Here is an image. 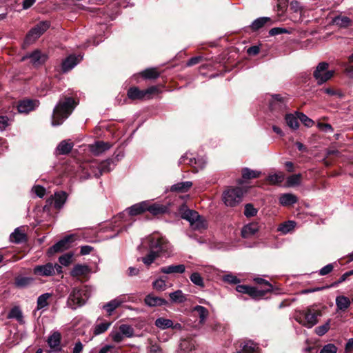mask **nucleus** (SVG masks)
Returning <instances> with one entry per match:
<instances>
[{
  "label": "nucleus",
  "mask_w": 353,
  "mask_h": 353,
  "mask_svg": "<svg viewBox=\"0 0 353 353\" xmlns=\"http://www.w3.org/2000/svg\"><path fill=\"white\" fill-rule=\"evenodd\" d=\"M78 102L71 97L62 94L55 105L52 115V125H60L72 114Z\"/></svg>",
  "instance_id": "f257e3e1"
},
{
  "label": "nucleus",
  "mask_w": 353,
  "mask_h": 353,
  "mask_svg": "<svg viewBox=\"0 0 353 353\" xmlns=\"http://www.w3.org/2000/svg\"><path fill=\"white\" fill-rule=\"evenodd\" d=\"M91 295V288L85 285L81 288H74L69 295L68 305L76 309L83 305Z\"/></svg>",
  "instance_id": "f03ea898"
},
{
  "label": "nucleus",
  "mask_w": 353,
  "mask_h": 353,
  "mask_svg": "<svg viewBox=\"0 0 353 353\" xmlns=\"http://www.w3.org/2000/svg\"><path fill=\"white\" fill-rule=\"evenodd\" d=\"M149 250L158 256L170 254L172 252L171 245L168 240L159 235H154L148 238Z\"/></svg>",
  "instance_id": "7ed1b4c3"
},
{
  "label": "nucleus",
  "mask_w": 353,
  "mask_h": 353,
  "mask_svg": "<svg viewBox=\"0 0 353 353\" xmlns=\"http://www.w3.org/2000/svg\"><path fill=\"white\" fill-rule=\"evenodd\" d=\"M287 105V98L281 94L270 95L268 99L269 110L272 115L276 118L280 117L285 112Z\"/></svg>",
  "instance_id": "20e7f679"
},
{
  "label": "nucleus",
  "mask_w": 353,
  "mask_h": 353,
  "mask_svg": "<svg viewBox=\"0 0 353 353\" xmlns=\"http://www.w3.org/2000/svg\"><path fill=\"white\" fill-rule=\"evenodd\" d=\"M81 179H88L91 176L99 178L101 176V172L99 170V162L97 161H92L81 163L79 165L77 171Z\"/></svg>",
  "instance_id": "39448f33"
},
{
  "label": "nucleus",
  "mask_w": 353,
  "mask_h": 353,
  "mask_svg": "<svg viewBox=\"0 0 353 353\" xmlns=\"http://www.w3.org/2000/svg\"><path fill=\"white\" fill-rule=\"evenodd\" d=\"M243 192L240 188H230L225 190L222 194V200L228 207H234L242 200Z\"/></svg>",
  "instance_id": "423d86ee"
},
{
  "label": "nucleus",
  "mask_w": 353,
  "mask_h": 353,
  "mask_svg": "<svg viewBox=\"0 0 353 353\" xmlns=\"http://www.w3.org/2000/svg\"><path fill=\"white\" fill-rule=\"evenodd\" d=\"M56 273H62V267L57 264L47 263L43 265H38L33 268V274L39 276H50Z\"/></svg>",
  "instance_id": "0eeeda50"
},
{
  "label": "nucleus",
  "mask_w": 353,
  "mask_h": 353,
  "mask_svg": "<svg viewBox=\"0 0 353 353\" xmlns=\"http://www.w3.org/2000/svg\"><path fill=\"white\" fill-rule=\"evenodd\" d=\"M329 64L326 62H321L316 67L313 76L318 85H322L330 80L334 75L333 70H328Z\"/></svg>",
  "instance_id": "6e6552de"
},
{
  "label": "nucleus",
  "mask_w": 353,
  "mask_h": 353,
  "mask_svg": "<svg viewBox=\"0 0 353 353\" xmlns=\"http://www.w3.org/2000/svg\"><path fill=\"white\" fill-rule=\"evenodd\" d=\"M49 23L47 21H41L34 26L27 34L25 42L30 44L40 37L48 28Z\"/></svg>",
  "instance_id": "1a4fd4ad"
},
{
  "label": "nucleus",
  "mask_w": 353,
  "mask_h": 353,
  "mask_svg": "<svg viewBox=\"0 0 353 353\" xmlns=\"http://www.w3.org/2000/svg\"><path fill=\"white\" fill-rule=\"evenodd\" d=\"M183 163L193 166L197 172L199 169H203L205 166L206 161L203 157L196 159L193 157L192 154L186 152L181 156L179 161V164Z\"/></svg>",
  "instance_id": "9d476101"
},
{
  "label": "nucleus",
  "mask_w": 353,
  "mask_h": 353,
  "mask_svg": "<svg viewBox=\"0 0 353 353\" xmlns=\"http://www.w3.org/2000/svg\"><path fill=\"white\" fill-rule=\"evenodd\" d=\"M67 199L68 194L65 191L56 192L46 200V204L59 210L63 207Z\"/></svg>",
  "instance_id": "9b49d317"
},
{
  "label": "nucleus",
  "mask_w": 353,
  "mask_h": 353,
  "mask_svg": "<svg viewBox=\"0 0 353 353\" xmlns=\"http://www.w3.org/2000/svg\"><path fill=\"white\" fill-rule=\"evenodd\" d=\"M39 105V101L35 99H23L19 101L17 110L21 114H28Z\"/></svg>",
  "instance_id": "f8f14e48"
},
{
  "label": "nucleus",
  "mask_w": 353,
  "mask_h": 353,
  "mask_svg": "<svg viewBox=\"0 0 353 353\" xmlns=\"http://www.w3.org/2000/svg\"><path fill=\"white\" fill-rule=\"evenodd\" d=\"M128 301V296L125 294H122L104 304L102 308L110 316L117 308Z\"/></svg>",
  "instance_id": "ddd939ff"
},
{
  "label": "nucleus",
  "mask_w": 353,
  "mask_h": 353,
  "mask_svg": "<svg viewBox=\"0 0 353 353\" xmlns=\"http://www.w3.org/2000/svg\"><path fill=\"white\" fill-rule=\"evenodd\" d=\"M192 312L194 314V316H196L199 318V321L197 325H195L196 327H200L201 326H203L208 318L210 316V312L207 308L202 305H195L192 308Z\"/></svg>",
  "instance_id": "4468645a"
},
{
  "label": "nucleus",
  "mask_w": 353,
  "mask_h": 353,
  "mask_svg": "<svg viewBox=\"0 0 353 353\" xmlns=\"http://www.w3.org/2000/svg\"><path fill=\"white\" fill-rule=\"evenodd\" d=\"M83 59L81 54H71L65 59L61 63V70L65 73L73 69Z\"/></svg>",
  "instance_id": "2eb2a0df"
},
{
  "label": "nucleus",
  "mask_w": 353,
  "mask_h": 353,
  "mask_svg": "<svg viewBox=\"0 0 353 353\" xmlns=\"http://www.w3.org/2000/svg\"><path fill=\"white\" fill-rule=\"evenodd\" d=\"M112 145L109 142H105L103 141H97L94 143L89 145L88 148L90 151L94 156H99L104 152L111 148Z\"/></svg>",
  "instance_id": "dca6fc26"
},
{
  "label": "nucleus",
  "mask_w": 353,
  "mask_h": 353,
  "mask_svg": "<svg viewBox=\"0 0 353 353\" xmlns=\"http://www.w3.org/2000/svg\"><path fill=\"white\" fill-rule=\"evenodd\" d=\"M321 316V311L308 309L306 312H304V318L305 322L303 323V325L309 328H311L318 323V318Z\"/></svg>",
  "instance_id": "f3484780"
},
{
  "label": "nucleus",
  "mask_w": 353,
  "mask_h": 353,
  "mask_svg": "<svg viewBox=\"0 0 353 353\" xmlns=\"http://www.w3.org/2000/svg\"><path fill=\"white\" fill-rule=\"evenodd\" d=\"M179 210L181 217L188 221L190 224L199 217L197 212L188 209L185 205H181Z\"/></svg>",
  "instance_id": "a211bd4d"
},
{
  "label": "nucleus",
  "mask_w": 353,
  "mask_h": 353,
  "mask_svg": "<svg viewBox=\"0 0 353 353\" xmlns=\"http://www.w3.org/2000/svg\"><path fill=\"white\" fill-rule=\"evenodd\" d=\"M70 241V237L69 236L64 237L50 247L48 250V254L52 255L54 253L63 252L68 248Z\"/></svg>",
  "instance_id": "6ab92c4d"
},
{
  "label": "nucleus",
  "mask_w": 353,
  "mask_h": 353,
  "mask_svg": "<svg viewBox=\"0 0 353 353\" xmlns=\"http://www.w3.org/2000/svg\"><path fill=\"white\" fill-rule=\"evenodd\" d=\"M239 348L235 353H259L257 344L252 340L241 342Z\"/></svg>",
  "instance_id": "aec40b11"
},
{
  "label": "nucleus",
  "mask_w": 353,
  "mask_h": 353,
  "mask_svg": "<svg viewBox=\"0 0 353 353\" xmlns=\"http://www.w3.org/2000/svg\"><path fill=\"white\" fill-rule=\"evenodd\" d=\"M236 290L238 292L247 294L254 297L263 296L264 295V292L261 291V290H258L256 288L246 285H238Z\"/></svg>",
  "instance_id": "412c9836"
},
{
  "label": "nucleus",
  "mask_w": 353,
  "mask_h": 353,
  "mask_svg": "<svg viewBox=\"0 0 353 353\" xmlns=\"http://www.w3.org/2000/svg\"><path fill=\"white\" fill-rule=\"evenodd\" d=\"M261 225L257 222H252L244 225L241 230V235L243 238H250L259 230Z\"/></svg>",
  "instance_id": "4be33fe9"
},
{
  "label": "nucleus",
  "mask_w": 353,
  "mask_h": 353,
  "mask_svg": "<svg viewBox=\"0 0 353 353\" xmlns=\"http://www.w3.org/2000/svg\"><path fill=\"white\" fill-rule=\"evenodd\" d=\"M74 147V143L70 140L61 141L56 148V155H66L68 154Z\"/></svg>",
  "instance_id": "5701e85b"
},
{
  "label": "nucleus",
  "mask_w": 353,
  "mask_h": 353,
  "mask_svg": "<svg viewBox=\"0 0 353 353\" xmlns=\"http://www.w3.org/2000/svg\"><path fill=\"white\" fill-rule=\"evenodd\" d=\"M34 283V279L31 276H25L19 275L14 279V286L19 289H23L32 285Z\"/></svg>",
  "instance_id": "b1692460"
},
{
  "label": "nucleus",
  "mask_w": 353,
  "mask_h": 353,
  "mask_svg": "<svg viewBox=\"0 0 353 353\" xmlns=\"http://www.w3.org/2000/svg\"><path fill=\"white\" fill-rule=\"evenodd\" d=\"M91 272L90 267L85 264H76L70 272L72 277L87 276Z\"/></svg>",
  "instance_id": "393cba45"
},
{
  "label": "nucleus",
  "mask_w": 353,
  "mask_h": 353,
  "mask_svg": "<svg viewBox=\"0 0 353 353\" xmlns=\"http://www.w3.org/2000/svg\"><path fill=\"white\" fill-rule=\"evenodd\" d=\"M61 334L59 332H53L48 339V344L54 352H60L61 347Z\"/></svg>",
  "instance_id": "a878e982"
},
{
  "label": "nucleus",
  "mask_w": 353,
  "mask_h": 353,
  "mask_svg": "<svg viewBox=\"0 0 353 353\" xmlns=\"http://www.w3.org/2000/svg\"><path fill=\"white\" fill-rule=\"evenodd\" d=\"M148 207V201H144L136 203L131 207L127 208L124 212H127L130 216H136L142 214L146 211Z\"/></svg>",
  "instance_id": "bb28decb"
},
{
  "label": "nucleus",
  "mask_w": 353,
  "mask_h": 353,
  "mask_svg": "<svg viewBox=\"0 0 353 353\" xmlns=\"http://www.w3.org/2000/svg\"><path fill=\"white\" fill-rule=\"evenodd\" d=\"M26 58L30 59L31 63L35 65H39L44 63L47 59V57L44 54H42L41 52L38 50H34L29 55L24 57L23 59H25Z\"/></svg>",
  "instance_id": "cd10ccee"
},
{
  "label": "nucleus",
  "mask_w": 353,
  "mask_h": 353,
  "mask_svg": "<svg viewBox=\"0 0 353 353\" xmlns=\"http://www.w3.org/2000/svg\"><path fill=\"white\" fill-rule=\"evenodd\" d=\"M332 23L340 28H347L352 26V21L345 15H337L332 18Z\"/></svg>",
  "instance_id": "c85d7f7f"
},
{
  "label": "nucleus",
  "mask_w": 353,
  "mask_h": 353,
  "mask_svg": "<svg viewBox=\"0 0 353 353\" xmlns=\"http://www.w3.org/2000/svg\"><path fill=\"white\" fill-rule=\"evenodd\" d=\"M159 270L160 272L166 274H183L185 271V266L183 264L170 265L161 267Z\"/></svg>",
  "instance_id": "c756f323"
},
{
  "label": "nucleus",
  "mask_w": 353,
  "mask_h": 353,
  "mask_svg": "<svg viewBox=\"0 0 353 353\" xmlns=\"http://www.w3.org/2000/svg\"><path fill=\"white\" fill-rule=\"evenodd\" d=\"M144 302L149 307L162 306L168 304L165 299L152 294L147 295L144 299Z\"/></svg>",
  "instance_id": "7c9ffc66"
},
{
  "label": "nucleus",
  "mask_w": 353,
  "mask_h": 353,
  "mask_svg": "<svg viewBox=\"0 0 353 353\" xmlns=\"http://www.w3.org/2000/svg\"><path fill=\"white\" fill-rule=\"evenodd\" d=\"M146 211L150 212L153 215H158L166 213L168 211V208L159 203L151 204L150 202L148 201Z\"/></svg>",
  "instance_id": "2f4dec72"
},
{
  "label": "nucleus",
  "mask_w": 353,
  "mask_h": 353,
  "mask_svg": "<svg viewBox=\"0 0 353 353\" xmlns=\"http://www.w3.org/2000/svg\"><path fill=\"white\" fill-rule=\"evenodd\" d=\"M335 303L336 305V310L342 312L347 310L351 305L350 299L344 295L337 296L335 299Z\"/></svg>",
  "instance_id": "473e14b6"
},
{
  "label": "nucleus",
  "mask_w": 353,
  "mask_h": 353,
  "mask_svg": "<svg viewBox=\"0 0 353 353\" xmlns=\"http://www.w3.org/2000/svg\"><path fill=\"white\" fill-rule=\"evenodd\" d=\"M297 202V197L291 193L283 194L279 197V203L283 206L292 205Z\"/></svg>",
  "instance_id": "72a5a7b5"
},
{
  "label": "nucleus",
  "mask_w": 353,
  "mask_h": 353,
  "mask_svg": "<svg viewBox=\"0 0 353 353\" xmlns=\"http://www.w3.org/2000/svg\"><path fill=\"white\" fill-rule=\"evenodd\" d=\"M128 97L132 100H142L144 99L143 90H139L137 87H131L127 92Z\"/></svg>",
  "instance_id": "f704fd0d"
},
{
  "label": "nucleus",
  "mask_w": 353,
  "mask_h": 353,
  "mask_svg": "<svg viewBox=\"0 0 353 353\" xmlns=\"http://www.w3.org/2000/svg\"><path fill=\"white\" fill-rule=\"evenodd\" d=\"M192 185L191 181L179 182L170 187L172 192H186Z\"/></svg>",
  "instance_id": "c9c22d12"
},
{
  "label": "nucleus",
  "mask_w": 353,
  "mask_h": 353,
  "mask_svg": "<svg viewBox=\"0 0 353 353\" xmlns=\"http://www.w3.org/2000/svg\"><path fill=\"white\" fill-rule=\"evenodd\" d=\"M296 223L294 221H288L280 224L277 230L282 234H287L291 232L295 228Z\"/></svg>",
  "instance_id": "e433bc0d"
},
{
  "label": "nucleus",
  "mask_w": 353,
  "mask_h": 353,
  "mask_svg": "<svg viewBox=\"0 0 353 353\" xmlns=\"http://www.w3.org/2000/svg\"><path fill=\"white\" fill-rule=\"evenodd\" d=\"M272 24V19L270 17H263L255 19L251 24L250 27L252 30L256 31L263 27L266 23Z\"/></svg>",
  "instance_id": "4c0bfd02"
},
{
  "label": "nucleus",
  "mask_w": 353,
  "mask_h": 353,
  "mask_svg": "<svg viewBox=\"0 0 353 353\" xmlns=\"http://www.w3.org/2000/svg\"><path fill=\"white\" fill-rule=\"evenodd\" d=\"M8 319H16L20 324H23V316L21 310L19 307H12L8 314Z\"/></svg>",
  "instance_id": "58836bf2"
},
{
  "label": "nucleus",
  "mask_w": 353,
  "mask_h": 353,
  "mask_svg": "<svg viewBox=\"0 0 353 353\" xmlns=\"http://www.w3.org/2000/svg\"><path fill=\"white\" fill-rule=\"evenodd\" d=\"M285 119L288 126H289L292 130H297L299 128V117L296 114V112L295 114H287L285 115Z\"/></svg>",
  "instance_id": "ea45409f"
},
{
  "label": "nucleus",
  "mask_w": 353,
  "mask_h": 353,
  "mask_svg": "<svg viewBox=\"0 0 353 353\" xmlns=\"http://www.w3.org/2000/svg\"><path fill=\"white\" fill-rule=\"evenodd\" d=\"M115 164L112 159H108L103 161L99 162V170L101 172V175L105 172H110L114 167Z\"/></svg>",
  "instance_id": "a19ab883"
},
{
  "label": "nucleus",
  "mask_w": 353,
  "mask_h": 353,
  "mask_svg": "<svg viewBox=\"0 0 353 353\" xmlns=\"http://www.w3.org/2000/svg\"><path fill=\"white\" fill-rule=\"evenodd\" d=\"M190 226L192 230L194 231L202 232L207 228V225L202 216L199 215L198 219H196Z\"/></svg>",
  "instance_id": "79ce46f5"
},
{
  "label": "nucleus",
  "mask_w": 353,
  "mask_h": 353,
  "mask_svg": "<svg viewBox=\"0 0 353 353\" xmlns=\"http://www.w3.org/2000/svg\"><path fill=\"white\" fill-rule=\"evenodd\" d=\"M112 323L110 321H103L97 323L94 326L93 333L95 336L101 334L108 330Z\"/></svg>",
  "instance_id": "37998d69"
},
{
  "label": "nucleus",
  "mask_w": 353,
  "mask_h": 353,
  "mask_svg": "<svg viewBox=\"0 0 353 353\" xmlns=\"http://www.w3.org/2000/svg\"><path fill=\"white\" fill-rule=\"evenodd\" d=\"M26 238V234L21 232L19 228H16L10 236V241L15 243H20L25 241Z\"/></svg>",
  "instance_id": "c03bdc74"
},
{
  "label": "nucleus",
  "mask_w": 353,
  "mask_h": 353,
  "mask_svg": "<svg viewBox=\"0 0 353 353\" xmlns=\"http://www.w3.org/2000/svg\"><path fill=\"white\" fill-rule=\"evenodd\" d=\"M154 325L161 330H165L173 326V321L170 319L160 317L155 320Z\"/></svg>",
  "instance_id": "a18cd8bd"
},
{
  "label": "nucleus",
  "mask_w": 353,
  "mask_h": 353,
  "mask_svg": "<svg viewBox=\"0 0 353 353\" xmlns=\"http://www.w3.org/2000/svg\"><path fill=\"white\" fill-rule=\"evenodd\" d=\"M241 174H242V177L244 179L247 180V179L258 178L261 175V172L257 171V170H253L248 168H244L242 169Z\"/></svg>",
  "instance_id": "49530a36"
},
{
  "label": "nucleus",
  "mask_w": 353,
  "mask_h": 353,
  "mask_svg": "<svg viewBox=\"0 0 353 353\" xmlns=\"http://www.w3.org/2000/svg\"><path fill=\"white\" fill-rule=\"evenodd\" d=\"M51 296V294L50 293H44L39 296L37 298V310H41L46 307L48 305V299Z\"/></svg>",
  "instance_id": "de8ad7c7"
},
{
  "label": "nucleus",
  "mask_w": 353,
  "mask_h": 353,
  "mask_svg": "<svg viewBox=\"0 0 353 353\" xmlns=\"http://www.w3.org/2000/svg\"><path fill=\"white\" fill-rule=\"evenodd\" d=\"M169 296H170L172 301L174 302V303H181L185 302L187 299L185 295L180 290H178L173 292H171L169 294Z\"/></svg>",
  "instance_id": "09e8293b"
},
{
  "label": "nucleus",
  "mask_w": 353,
  "mask_h": 353,
  "mask_svg": "<svg viewBox=\"0 0 353 353\" xmlns=\"http://www.w3.org/2000/svg\"><path fill=\"white\" fill-rule=\"evenodd\" d=\"M284 180V176L281 173H274L269 174L266 181L271 185L281 183Z\"/></svg>",
  "instance_id": "8fccbe9b"
},
{
  "label": "nucleus",
  "mask_w": 353,
  "mask_h": 353,
  "mask_svg": "<svg viewBox=\"0 0 353 353\" xmlns=\"http://www.w3.org/2000/svg\"><path fill=\"white\" fill-rule=\"evenodd\" d=\"M115 223L116 225L111 228L112 230L115 232L114 233V234L107 236V239H111L117 236L119 234V233H121L123 230H126L131 225V224L127 226L126 225H122L121 223H117V221H115Z\"/></svg>",
  "instance_id": "3c124183"
},
{
  "label": "nucleus",
  "mask_w": 353,
  "mask_h": 353,
  "mask_svg": "<svg viewBox=\"0 0 353 353\" xmlns=\"http://www.w3.org/2000/svg\"><path fill=\"white\" fill-rule=\"evenodd\" d=\"M141 76L145 79H155L159 77V73L155 68H148L141 72Z\"/></svg>",
  "instance_id": "603ef678"
},
{
  "label": "nucleus",
  "mask_w": 353,
  "mask_h": 353,
  "mask_svg": "<svg viewBox=\"0 0 353 353\" xmlns=\"http://www.w3.org/2000/svg\"><path fill=\"white\" fill-rule=\"evenodd\" d=\"M190 279L191 282L194 284L195 285L200 287V288H204L205 283L203 277L199 272H193L190 276Z\"/></svg>",
  "instance_id": "864d4df0"
},
{
  "label": "nucleus",
  "mask_w": 353,
  "mask_h": 353,
  "mask_svg": "<svg viewBox=\"0 0 353 353\" xmlns=\"http://www.w3.org/2000/svg\"><path fill=\"white\" fill-rule=\"evenodd\" d=\"M119 330L123 336H125L128 338L133 336L134 332L133 327L131 325L127 324H121L119 326Z\"/></svg>",
  "instance_id": "5fc2aeb1"
},
{
  "label": "nucleus",
  "mask_w": 353,
  "mask_h": 353,
  "mask_svg": "<svg viewBox=\"0 0 353 353\" xmlns=\"http://www.w3.org/2000/svg\"><path fill=\"white\" fill-rule=\"evenodd\" d=\"M158 257H159V256L149 250L148 254L141 258V261L146 266H150Z\"/></svg>",
  "instance_id": "6e6d98bb"
},
{
  "label": "nucleus",
  "mask_w": 353,
  "mask_h": 353,
  "mask_svg": "<svg viewBox=\"0 0 353 353\" xmlns=\"http://www.w3.org/2000/svg\"><path fill=\"white\" fill-rule=\"evenodd\" d=\"M223 281L230 284H238L240 283V279L232 273L225 274L222 276Z\"/></svg>",
  "instance_id": "4d7b16f0"
},
{
  "label": "nucleus",
  "mask_w": 353,
  "mask_h": 353,
  "mask_svg": "<svg viewBox=\"0 0 353 353\" xmlns=\"http://www.w3.org/2000/svg\"><path fill=\"white\" fill-rule=\"evenodd\" d=\"M299 120L306 127H311L314 124V121L307 115L302 112H296Z\"/></svg>",
  "instance_id": "13d9d810"
},
{
  "label": "nucleus",
  "mask_w": 353,
  "mask_h": 353,
  "mask_svg": "<svg viewBox=\"0 0 353 353\" xmlns=\"http://www.w3.org/2000/svg\"><path fill=\"white\" fill-rule=\"evenodd\" d=\"M301 174H293L288 177L287 183L289 186L298 185L301 183Z\"/></svg>",
  "instance_id": "bf43d9fd"
},
{
  "label": "nucleus",
  "mask_w": 353,
  "mask_h": 353,
  "mask_svg": "<svg viewBox=\"0 0 353 353\" xmlns=\"http://www.w3.org/2000/svg\"><path fill=\"white\" fill-rule=\"evenodd\" d=\"M254 280L256 283L261 284L265 286V289L263 290L264 292V294L266 292H271L272 290L273 287L271 285V283L269 281L265 280L264 279L261 277H256Z\"/></svg>",
  "instance_id": "052dcab7"
},
{
  "label": "nucleus",
  "mask_w": 353,
  "mask_h": 353,
  "mask_svg": "<svg viewBox=\"0 0 353 353\" xmlns=\"http://www.w3.org/2000/svg\"><path fill=\"white\" fill-rule=\"evenodd\" d=\"M330 324V320L328 319L325 324L316 327V329H315L316 334L319 336L324 335L329 330Z\"/></svg>",
  "instance_id": "680f3d73"
},
{
  "label": "nucleus",
  "mask_w": 353,
  "mask_h": 353,
  "mask_svg": "<svg viewBox=\"0 0 353 353\" xmlns=\"http://www.w3.org/2000/svg\"><path fill=\"white\" fill-rule=\"evenodd\" d=\"M257 213V210L251 203L245 205L244 214L246 217H252Z\"/></svg>",
  "instance_id": "e2e57ef3"
},
{
  "label": "nucleus",
  "mask_w": 353,
  "mask_h": 353,
  "mask_svg": "<svg viewBox=\"0 0 353 353\" xmlns=\"http://www.w3.org/2000/svg\"><path fill=\"white\" fill-rule=\"evenodd\" d=\"M72 256V253H66L59 258V261L62 265L68 266L71 263Z\"/></svg>",
  "instance_id": "0e129e2a"
},
{
  "label": "nucleus",
  "mask_w": 353,
  "mask_h": 353,
  "mask_svg": "<svg viewBox=\"0 0 353 353\" xmlns=\"http://www.w3.org/2000/svg\"><path fill=\"white\" fill-rule=\"evenodd\" d=\"M154 288L159 291H163L166 289L165 281L162 279H157L152 283Z\"/></svg>",
  "instance_id": "69168bd1"
},
{
  "label": "nucleus",
  "mask_w": 353,
  "mask_h": 353,
  "mask_svg": "<svg viewBox=\"0 0 353 353\" xmlns=\"http://www.w3.org/2000/svg\"><path fill=\"white\" fill-rule=\"evenodd\" d=\"M110 336L112 339V340L116 343H120L123 339V335L122 334L120 330H112L110 334Z\"/></svg>",
  "instance_id": "338daca9"
},
{
  "label": "nucleus",
  "mask_w": 353,
  "mask_h": 353,
  "mask_svg": "<svg viewBox=\"0 0 353 353\" xmlns=\"http://www.w3.org/2000/svg\"><path fill=\"white\" fill-rule=\"evenodd\" d=\"M337 347L334 344H327L323 346L319 353H336Z\"/></svg>",
  "instance_id": "774afa93"
}]
</instances>
